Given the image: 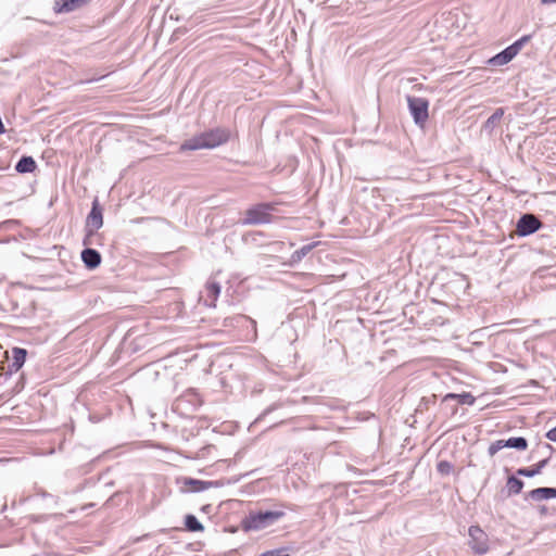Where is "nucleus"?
Returning <instances> with one entry per match:
<instances>
[{
  "mask_svg": "<svg viewBox=\"0 0 556 556\" xmlns=\"http://www.w3.org/2000/svg\"><path fill=\"white\" fill-rule=\"evenodd\" d=\"M283 516L282 511L250 513L243 520V528L248 531H260L277 522Z\"/></svg>",
  "mask_w": 556,
  "mask_h": 556,
  "instance_id": "nucleus-2",
  "label": "nucleus"
},
{
  "mask_svg": "<svg viewBox=\"0 0 556 556\" xmlns=\"http://www.w3.org/2000/svg\"><path fill=\"white\" fill-rule=\"evenodd\" d=\"M269 210H271V205H269V204H258L253 207H250L245 212L243 224L244 225H258V224L270 223L271 215L269 214Z\"/></svg>",
  "mask_w": 556,
  "mask_h": 556,
  "instance_id": "nucleus-5",
  "label": "nucleus"
},
{
  "mask_svg": "<svg viewBox=\"0 0 556 556\" xmlns=\"http://www.w3.org/2000/svg\"><path fill=\"white\" fill-rule=\"evenodd\" d=\"M274 555H275V553L273 551H268V552L263 553L260 556H274Z\"/></svg>",
  "mask_w": 556,
  "mask_h": 556,
  "instance_id": "nucleus-26",
  "label": "nucleus"
},
{
  "mask_svg": "<svg viewBox=\"0 0 556 556\" xmlns=\"http://www.w3.org/2000/svg\"><path fill=\"white\" fill-rule=\"evenodd\" d=\"M542 223L532 214H525L517 223V233L519 236H529L540 229Z\"/></svg>",
  "mask_w": 556,
  "mask_h": 556,
  "instance_id": "nucleus-8",
  "label": "nucleus"
},
{
  "mask_svg": "<svg viewBox=\"0 0 556 556\" xmlns=\"http://www.w3.org/2000/svg\"><path fill=\"white\" fill-rule=\"evenodd\" d=\"M88 1L89 0H56L55 9L58 12H71L85 5Z\"/></svg>",
  "mask_w": 556,
  "mask_h": 556,
  "instance_id": "nucleus-12",
  "label": "nucleus"
},
{
  "mask_svg": "<svg viewBox=\"0 0 556 556\" xmlns=\"http://www.w3.org/2000/svg\"><path fill=\"white\" fill-rule=\"evenodd\" d=\"M438 468L442 473H447L450 471L451 465L446 462H441L438 465Z\"/></svg>",
  "mask_w": 556,
  "mask_h": 556,
  "instance_id": "nucleus-23",
  "label": "nucleus"
},
{
  "mask_svg": "<svg viewBox=\"0 0 556 556\" xmlns=\"http://www.w3.org/2000/svg\"><path fill=\"white\" fill-rule=\"evenodd\" d=\"M529 39L530 36L521 37L511 46L507 47L505 50L491 58L489 60V64L492 66H502L507 64L518 54V52L521 50L523 45L529 41Z\"/></svg>",
  "mask_w": 556,
  "mask_h": 556,
  "instance_id": "nucleus-4",
  "label": "nucleus"
},
{
  "mask_svg": "<svg viewBox=\"0 0 556 556\" xmlns=\"http://www.w3.org/2000/svg\"><path fill=\"white\" fill-rule=\"evenodd\" d=\"M506 486L509 494H519L523 488V482L520 479L511 476L507 479Z\"/></svg>",
  "mask_w": 556,
  "mask_h": 556,
  "instance_id": "nucleus-17",
  "label": "nucleus"
},
{
  "mask_svg": "<svg viewBox=\"0 0 556 556\" xmlns=\"http://www.w3.org/2000/svg\"><path fill=\"white\" fill-rule=\"evenodd\" d=\"M504 110L502 108L496 109L495 112L485 122V127L493 128L503 117Z\"/></svg>",
  "mask_w": 556,
  "mask_h": 556,
  "instance_id": "nucleus-21",
  "label": "nucleus"
},
{
  "mask_svg": "<svg viewBox=\"0 0 556 556\" xmlns=\"http://www.w3.org/2000/svg\"><path fill=\"white\" fill-rule=\"evenodd\" d=\"M36 168V163L30 156H23L15 166L18 173H31Z\"/></svg>",
  "mask_w": 556,
  "mask_h": 556,
  "instance_id": "nucleus-15",
  "label": "nucleus"
},
{
  "mask_svg": "<svg viewBox=\"0 0 556 556\" xmlns=\"http://www.w3.org/2000/svg\"><path fill=\"white\" fill-rule=\"evenodd\" d=\"M26 351L23 349H13V363L14 370H18L25 363Z\"/></svg>",
  "mask_w": 556,
  "mask_h": 556,
  "instance_id": "nucleus-18",
  "label": "nucleus"
},
{
  "mask_svg": "<svg viewBox=\"0 0 556 556\" xmlns=\"http://www.w3.org/2000/svg\"><path fill=\"white\" fill-rule=\"evenodd\" d=\"M81 260L89 269L97 268L101 263V255L93 249H85L81 252Z\"/></svg>",
  "mask_w": 556,
  "mask_h": 556,
  "instance_id": "nucleus-11",
  "label": "nucleus"
},
{
  "mask_svg": "<svg viewBox=\"0 0 556 556\" xmlns=\"http://www.w3.org/2000/svg\"><path fill=\"white\" fill-rule=\"evenodd\" d=\"M505 445H506V447H509V448L525 451L528 447V442L525 438L517 437V438H509V439L505 440Z\"/></svg>",
  "mask_w": 556,
  "mask_h": 556,
  "instance_id": "nucleus-16",
  "label": "nucleus"
},
{
  "mask_svg": "<svg viewBox=\"0 0 556 556\" xmlns=\"http://www.w3.org/2000/svg\"><path fill=\"white\" fill-rule=\"evenodd\" d=\"M541 2L543 4H552V3H556V0H541Z\"/></svg>",
  "mask_w": 556,
  "mask_h": 556,
  "instance_id": "nucleus-25",
  "label": "nucleus"
},
{
  "mask_svg": "<svg viewBox=\"0 0 556 556\" xmlns=\"http://www.w3.org/2000/svg\"><path fill=\"white\" fill-rule=\"evenodd\" d=\"M504 447H506L505 440H497L489 446V455L494 456L498 451H501Z\"/></svg>",
  "mask_w": 556,
  "mask_h": 556,
  "instance_id": "nucleus-22",
  "label": "nucleus"
},
{
  "mask_svg": "<svg viewBox=\"0 0 556 556\" xmlns=\"http://www.w3.org/2000/svg\"><path fill=\"white\" fill-rule=\"evenodd\" d=\"M177 482L180 484L181 492H185V493L202 492L212 486V482H210V481H202V480H197V479L187 478V477L178 479Z\"/></svg>",
  "mask_w": 556,
  "mask_h": 556,
  "instance_id": "nucleus-9",
  "label": "nucleus"
},
{
  "mask_svg": "<svg viewBox=\"0 0 556 556\" xmlns=\"http://www.w3.org/2000/svg\"><path fill=\"white\" fill-rule=\"evenodd\" d=\"M517 323H519L517 319L509 321V324H517Z\"/></svg>",
  "mask_w": 556,
  "mask_h": 556,
  "instance_id": "nucleus-27",
  "label": "nucleus"
},
{
  "mask_svg": "<svg viewBox=\"0 0 556 556\" xmlns=\"http://www.w3.org/2000/svg\"><path fill=\"white\" fill-rule=\"evenodd\" d=\"M229 131L224 128H216L204 131L181 144V150H200L216 148L229 139Z\"/></svg>",
  "mask_w": 556,
  "mask_h": 556,
  "instance_id": "nucleus-1",
  "label": "nucleus"
},
{
  "mask_svg": "<svg viewBox=\"0 0 556 556\" xmlns=\"http://www.w3.org/2000/svg\"><path fill=\"white\" fill-rule=\"evenodd\" d=\"M219 293L220 286L214 280H208L205 286V305L214 307Z\"/></svg>",
  "mask_w": 556,
  "mask_h": 556,
  "instance_id": "nucleus-10",
  "label": "nucleus"
},
{
  "mask_svg": "<svg viewBox=\"0 0 556 556\" xmlns=\"http://www.w3.org/2000/svg\"><path fill=\"white\" fill-rule=\"evenodd\" d=\"M447 399H457L458 403L467 404V405H472L476 401L475 396L471 395L470 393H463V394L448 393L445 396V400H447Z\"/></svg>",
  "mask_w": 556,
  "mask_h": 556,
  "instance_id": "nucleus-19",
  "label": "nucleus"
},
{
  "mask_svg": "<svg viewBox=\"0 0 556 556\" xmlns=\"http://www.w3.org/2000/svg\"><path fill=\"white\" fill-rule=\"evenodd\" d=\"M102 211L98 204V201L96 200L86 219V236L84 238L85 245H90L92 243L91 238L94 236L96 231L102 227Z\"/></svg>",
  "mask_w": 556,
  "mask_h": 556,
  "instance_id": "nucleus-3",
  "label": "nucleus"
},
{
  "mask_svg": "<svg viewBox=\"0 0 556 556\" xmlns=\"http://www.w3.org/2000/svg\"><path fill=\"white\" fill-rule=\"evenodd\" d=\"M547 463L548 459L545 458L530 468H519L517 470V475L523 477H533L535 475H539L542 471V469L547 465Z\"/></svg>",
  "mask_w": 556,
  "mask_h": 556,
  "instance_id": "nucleus-14",
  "label": "nucleus"
},
{
  "mask_svg": "<svg viewBox=\"0 0 556 556\" xmlns=\"http://www.w3.org/2000/svg\"><path fill=\"white\" fill-rule=\"evenodd\" d=\"M185 525H186L187 529L192 532L203 530V526L193 515L186 516Z\"/></svg>",
  "mask_w": 556,
  "mask_h": 556,
  "instance_id": "nucleus-20",
  "label": "nucleus"
},
{
  "mask_svg": "<svg viewBox=\"0 0 556 556\" xmlns=\"http://www.w3.org/2000/svg\"><path fill=\"white\" fill-rule=\"evenodd\" d=\"M409 112L417 125L422 126L429 117V103L424 98L407 96Z\"/></svg>",
  "mask_w": 556,
  "mask_h": 556,
  "instance_id": "nucleus-7",
  "label": "nucleus"
},
{
  "mask_svg": "<svg viewBox=\"0 0 556 556\" xmlns=\"http://www.w3.org/2000/svg\"><path fill=\"white\" fill-rule=\"evenodd\" d=\"M528 496L536 502L556 497V489L554 488H538L529 492Z\"/></svg>",
  "mask_w": 556,
  "mask_h": 556,
  "instance_id": "nucleus-13",
  "label": "nucleus"
},
{
  "mask_svg": "<svg viewBox=\"0 0 556 556\" xmlns=\"http://www.w3.org/2000/svg\"><path fill=\"white\" fill-rule=\"evenodd\" d=\"M546 438L553 442H556V427L551 429L547 433H546Z\"/></svg>",
  "mask_w": 556,
  "mask_h": 556,
  "instance_id": "nucleus-24",
  "label": "nucleus"
},
{
  "mask_svg": "<svg viewBox=\"0 0 556 556\" xmlns=\"http://www.w3.org/2000/svg\"><path fill=\"white\" fill-rule=\"evenodd\" d=\"M468 545L479 555H483L489 551L488 534L478 526H471L468 530Z\"/></svg>",
  "mask_w": 556,
  "mask_h": 556,
  "instance_id": "nucleus-6",
  "label": "nucleus"
}]
</instances>
